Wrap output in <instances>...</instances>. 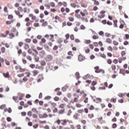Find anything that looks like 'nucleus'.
<instances>
[{
    "instance_id": "8fccbe9b",
    "label": "nucleus",
    "mask_w": 129,
    "mask_h": 129,
    "mask_svg": "<svg viewBox=\"0 0 129 129\" xmlns=\"http://www.w3.org/2000/svg\"><path fill=\"white\" fill-rule=\"evenodd\" d=\"M99 35H100V36H103L104 35V32L102 31H100L99 32Z\"/></svg>"
},
{
    "instance_id": "6e6d98bb",
    "label": "nucleus",
    "mask_w": 129,
    "mask_h": 129,
    "mask_svg": "<svg viewBox=\"0 0 129 129\" xmlns=\"http://www.w3.org/2000/svg\"><path fill=\"white\" fill-rule=\"evenodd\" d=\"M48 114H47V113H43V118H46V117H48Z\"/></svg>"
},
{
    "instance_id": "774afa93",
    "label": "nucleus",
    "mask_w": 129,
    "mask_h": 129,
    "mask_svg": "<svg viewBox=\"0 0 129 129\" xmlns=\"http://www.w3.org/2000/svg\"><path fill=\"white\" fill-rule=\"evenodd\" d=\"M93 44L95 47H98V42H93Z\"/></svg>"
},
{
    "instance_id": "f03ea898",
    "label": "nucleus",
    "mask_w": 129,
    "mask_h": 129,
    "mask_svg": "<svg viewBox=\"0 0 129 129\" xmlns=\"http://www.w3.org/2000/svg\"><path fill=\"white\" fill-rule=\"evenodd\" d=\"M9 34H10V31H6V34H4L2 33L0 35V36L2 38H7V37H8V35H9Z\"/></svg>"
},
{
    "instance_id": "39448f33",
    "label": "nucleus",
    "mask_w": 129,
    "mask_h": 129,
    "mask_svg": "<svg viewBox=\"0 0 129 129\" xmlns=\"http://www.w3.org/2000/svg\"><path fill=\"white\" fill-rule=\"evenodd\" d=\"M18 96H19V97L18 98L19 100H23V95H24V94L21 93H18Z\"/></svg>"
},
{
    "instance_id": "0eeeda50",
    "label": "nucleus",
    "mask_w": 129,
    "mask_h": 129,
    "mask_svg": "<svg viewBox=\"0 0 129 129\" xmlns=\"http://www.w3.org/2000/svg\"><path fill=\"white\" fill-rule=\"evenodd\" d=\"M78 60L80 61V62H81V61H83V56L81 55V54H80L78 56Z\"/></svg>"
},
{
    "instance_id": "9d476101",
    "label": "nucleus",
    "mask_w": 129,
    "mask_h": 129,
    "mask_svg": "<svg viewBox=\"0 0 129 129\" xmlns=\"http://www.w3.org/2000/svg\"><path fill=\"white\" fill-rule=\"evenodd\" d=\"M106 43H108V44H111L112 43V40L110 39V38H107L106 40Z\"/></svg>"
},
{
    "instance_id": "f3484780",
    "label": "nucleus",
    "mask_w": 129,
    "mask_h": 129,
    "mask_svg": "<svg viewBox=\"0 0 129 129\" xmlns=\"http://www.w3.org/2000/svg\"><path fill=\"white\" fill-rule=\"evenodd\" d=\"M111 68H112V70H113V71H114V70H115V69H116V66H115V64H112Z\"/></svg>"
},
{
    "instance_id": "4c0bfd02",
    "label": "nucleus",
    "mask_w": 129,
    "mask_h": 129,
    "mask_svg": "<svg viewBox=\"0 0 129 129\" xmlns=\"http://www.w3.org/2000/svg\"><path fill=\"white\" fill-rule=\"evenodd\" d=\"M98 18H99V19H103V18H104V17H105V15H98L97 16Z\"/></svg>"
},
{
    "instance_id": "423d86ee",
    "label": "nucleus",
    "mask_w": 129,
    "mask_h": 129,
    "mask_svg": "<svg viewBox=\"0 0 129 129\" xmlns=\"http://www.w3.org/2000/svg\"><path fill=\"white\" fill-rule=\"evenodd\" d=\"M10 75V73L9 72H7L6 73H3V76L5 78H9V76Z\"/></svg>"
},
{
    "instance_id": "4d7b16f0",
    "label": "nucleus",
    "mask_w": 129,
    "mask_h": 129,
    "mask_svg": "<svg viewBox=\"0 0 129 129\" xmlns=\"http://www.w3.org/2000/svg\"><path fill=\"white\" fill-rule=\"evenodd\" d=\"M65 107V104H61L59 105V108H64Z\"/></svg>"
},
{
    "instance_id": "b1692460",
    "label": "nucleus",
    "mask_w": 129,
    "mask_h": 129,
    "mask_svg": "<svg viewBox=\"0 0 129 129\" xmlns=\"http://www.w3.org/2000/svg\"><path fill=\"white\" fill-rule=\"evenodd\" d=\"M25 41H26L27 43H31V42L32 41V40L30 38H26L25 40Z\"/></svg>"
},
{
    "instance_id": "e433bc0d",
    "label": "nucleus",
    "mask_w": 129,
    "mask_h": 129,
    "mask_svg": "<svg viewBox=\"0 0 129 129\" xmlns=\"http://www.w3.org/2000/svg\"><path fill=\"white\" fill-rule=\"evenodd\" d=\"M113 45H114V46H117V45H118V42H117L115 40H114L113 41Z\"/></svg>"
},
{
    "instance_id": "864d4df0",
    "label": "nucleus",
    "mask_w": 129,
    "mask_h": 129,
    "mask_svg": "<svg viewBox=\"0 0 129 129\" xmlns=\"http://www.w3.org/2000/svg\"><path fill=\"white\" fill-rule=\"evenodd\" d=\"M91 84L93 86H94L97 84V83H96V82H95V81H93V82H92Z\"/></svg>"
},
{
    "instance_id": "de8ad7c7",
    "label": "nucleus",
    "mask_w": 129,
    "mask_h": 129,
    "mask_svg": "<svg viewBox=\"0 0 129 129\" xmlns=\"http://www.w3.org/2000/svg\"><path fill=\"white\" fill-rule=\"evenodd\" d=\"M100 56L101 57H102V58H103L104 59H105V58H106V55H105V54L104 53H101Z\"/></svg>"
},
{
    "instance_id": "4be33fe9",
    "label": "nucleus",
    "mask_w": 129,
    "mask_h": 129,
    "mask_svg": "<svg viewBox=\"0 0 129 129\" xmlns=\"http://www.w3.org/2000/svg\"><path fill=\"white\" fill-rule=\"evenodd\" d=\"M70 39L71 40H72V41H74L75 38L74 37V34H71L70 35Z\"/></svg>"
},
{
    "instance_id": "338daca9",
    "label": "nucleus",
    "mask_w": 129,
    "mask_h": 129,
    "mask_svg": "<svg viewBox=\"0 0 129 129\" xmlns=\"http://www.w3.org/2000/svg\"><path fill=\"white\" fill-rule=\"evenodd\" d=\"M126 53H125V51H122L121 52V56H124L125 55Z\"/></svg>"
},
{
    "instance_id": "5fc2aeb1",
    "label": "nucleus",
    "mask_w": 129,
    "mask_h": 129,
    "mask_svg": "<svg viewBox=\"0 0 129 129\" xmlns=\"http://www.w3.org/2000/svg\"><path fill=\"white\" fill-rule=\"evenodd\" d=\"M94 4L95 5V6H99V2L96 0Z\"/></svg>"
},
{
    "instance_id": "ddd939ff",
    "label": "nucleus",
    "mask_w": 129,
    "mask_h": 129,
    "mask_svg": "<svg viewBox=\"0 0 129 129\" xmlns=\"http://www.w3.org/2000/svg\"><path fill=\"white\" fill-rule=\"evenodd\" d=\"M33 76H36L38 74V73H39V71L36 70H34L33 71Z\"/></svg>"
},
{
    "instance_id": "2eb2a0df",
    "label": "nucleus",
    "mask_w": 129,
    "mask_h": 129,
    "mask_svg": "<svg viewBox=\"0 0 129 129\" xmlns=\"http://www.w3.org/2000/svg\"><path fill=\"white\" fill-rule=\"evenodd\" d=\"M21 13L19 11H17V16H19V18H23V15H20Z\"/></svg>"
},
{
    "instance_id": "6ab92c4d",
    "label": "nucleus",
    "mask_w": 129,
    "mask_h": 129,
    "mask_svg": "<svg viewBox=\"0 0 129 129\" xmlns=\"http://www.w3.org/2000/svg\"><path fill=\"white\" fill-rule=\"evenodd\" d=\"M6 124H7V121H3V123H2V125L3 126H5V127H6V128H7Z\"/></svg>"
},
{
    "instance_id": "49530a36",
    "label": "nucleus",
    "mask_w": 129,
    "mask_h": 129,
    "mask_svg": "<svg viewBox=\"0 0 129 129\" xmlns=\"http://www.w3.org/2000/svg\"><path fill=\"white\" fill-rule=\"evenodd\" d=\"M88 116V117H89V118H92V117H94V115H93V114H89Z\"/></svg>"
},
{
    "instance_id": "c9c22d12",
    "label": "nucleus",
    "mask_w": 129,
    "mask_h": 129,
    "mask_svg": "<svg viewBox=\"0 0 129 129\" xmlns=\"http://www.w3.org/2000/svg\"><path fill=\"white\" fill-rule=\"evenodd\" d=\"M60 99L59 98V97H57V96H55L54 98V101H59V100Z\"/></svg>"
},
{
    "instance_id": "bb28decb",
    "label": "nucleus",
    "mask_w": 129,
    "mask_h": 129,
    "mask_svg": "<svg viewBox=\"0 0 129 129\" xmlns=\"http://www.w3.org/2000/svg\"><path fill=\"white\" fill-rule=\"evenodd\" d=\"M113 63H114V64H117L118 63V60L116 58H115L113 60Z\"/></svg>"
},
{
    "instance_id": "7ed1b4c3",
    "label": "nucleus",
    "mask_w": 129,
    "mask_h": 129,
    "mask_svg": "<svg viewBox=\"0 0 129 129\" xmlns=\"http://www.w3.org/2000/svg\"><path fill=\"white\" fill-rule=\"evenodd\" d=\"M53 59V56H52V55H47L46 58H45V60L46 61H47V62H49V61H51V60Z\"/></svg>"
},
{
    "instance_id": "2f4dec72",
    "label": "nucleus",
    "mask_w": 129,
    "mask_h": 129,
    "mask_svg": "<svg viewBox=\"0 0 129 129\" xmlns=\"http://www.w3.org/2000/svg\"><path fill=\"white\" fill-rule=\"evenodd\" d=\"M51 98H52V97L50 96H47L45 97V100H49V99H51Z\"/></svg>"
},
{
    "instance_id": "c03bdc74",
    "label": "nucleus",
    "mask_w": 129,
    "mask_h": 129,
    "mask_svg": "<svg viewBox=\"0 0 129 129\" xmlns=\"http://www.w3.org/2000/svg\"><path fill=\"white\" fill-rule=\"evenodd\" d=\"M71 113H72V111H71V109H70L68 111L67 115H68V116H70L71 115Z\"/></svg>"
},
{
    "instance_id": "1a4fd4ad",
    "label": "nucleus",
    "mask_w": 129,
    "mask_h": 129,
    "mask_svg": "<svg viewBox=\"0 0 129 129\" xmlns=\"http://www.w3.org/2000/svg\"><path fill=\"white\" fill-rule=\"evenodd\" d=\"M14 20H12L11 21H6V25H11V24H12V23H14Z\"/></svg>"
},
{
    "instance_id": "7c9ffc66",
    "label": "nucleus",
    "mask_w": 129,
    "mask_h": 129,
    "mask_svg": "<svg viewBox=\"0 0 129 129\" xmlns=\"http://www.w3.org/2000/svg\"><path fill=\"white\" fill-rule=\"evenodd\" d=\"M5 61L6 65H7L8 66H10V61H9L7 59H5Z\"/></svg>"
},
{
    "instance_id": "37998d69",
    "label": "nucleus",
    "mask_w": 129,
    "mask_h": 129,
    "mask_svg": "<svg viewBox=\"0 0 129 129\" xmlns=\"http://www.w3.org/2000/svg\"><path fill=\"white\" fill-rule=\"evenodd\" d=\"M69 20L70 22H74V18L70 17L69 18Z\"/></svg>"
},
{
    "instance_id": "393cba45",
    "label": "nucleus",
    "mask_w": 129,
    "mask_h": 129,
    "mask_svg": "<svg viewBox=\"0 0 129 129\" xmlns=\"http://www.w3.org/2000/svg\"><path fill=\"white\" fill-rule=\"evenodd\" d=\"M110 102H113V103H115V102H116V99L115 98L111 99Z\"/></svg>"
},
{
    "instance_id": "69168bd1",
    "label": "nucleus",
    "mask_w": 129,
    "mask_h": 129,
    "mask_svg": "<svg viewBox=\"0 0 129 129\" xmlns=\"http://www.w3.org/2000/svg\"><path fill=\"white\" fill-rule=\"evenodd\" d=\"M41 42H42V43H46V39H45V38H41Z\"/></svg>"
},
{
    "instance_id": "e2e57ef3",
    "label": "nucleus",
    "mask_w": 129,
    "mask_h": 129,
    "mask_svg": "<svg viewBox=\"0 0 129 129\" xmlns=\"http://www.w3.org/2000/svg\"><path fill=\"white\" fill-rule=\"evenodd\" d=\"M128 44L129 42L126 40L123 42V45H124L125 46H127V45H128Z\"/></svg>"
},
{
    "instance_id": "bf43d9fd",
    "label": "nucleus",
    "mask_w": 129,
    "mask_h": 129,
    "mask_svg": "<svg viewBox=\"0 0 129 129\" xmlns=\"http://www.w3.org/2000/svg\"><path fill=\"white\" fill-rule=\"evenodd\" d=\"M77 115H78V113H76L75 115H74V119H78V117H77Z\"/></svg>"
},
{
    "instance_id": "58836bf2",
    "label": "nucleus",
    "mask_w": 129,
    "mask_h": 129,
    "mask_svg": "<svg viewBox=\"0 0 129 129\" xmlns=\"http://www.w3.org/2000/svg\"><path fill=\"white\" fill-rule=\"evenodd\" d=\"M101 23L103 24V25H106L107 23V21L105 19V20H103Z\"/></svg>"
},
{
    "instance_id": "a18cd8bd",
    "label": "nucleus",
    "mask_w": 129,
    "mask_h": 129,
    "mask_svg": "<svg viewBox=\"0 0 129 129\" xmlns=\"http://www.w3.org/2000/svg\"><path fill=\"white\" fill-rule=\"evenodd\" d=\"M7 120L8 122H11V121H12V118H11V117H8L7 118Z\"/></svg>"
},
{
    "instance_id": "c85d7f7f",
    "label": "nucleus",
    "mask_w": 129,
    "mask_h": 129,
    "mask_svg": "<svg viewBox=\"0 0 129 129\" xmlns=\"http://www.w3.org/2000/svg\"><path fill=\"white\" fill-rule=\"evenodd\" d=\"M63 42V39L62 38H59L58 40H57V43H58V44H61V43H62Z\"/></svg>"
},
{
    "instance_id": "a19ab883",
    "label": "nucleus",
    "mask_w": 129,
    "mask_h": 129,
    "mask_svg": "<svg viewBox=\"0 0 129 129\" xmlns=\"http://www.w3.org/2000/svg\"><path fill=\"white\" fill-rule=\"evenodd\" d=\"M71 6L72 8H75L77 7L76 4H75V3H71Z\"/></svg>"
},
{
    "instance_id": "a211bd4d",
    "label": "nucleus",
    "mask_w": 129,
    "mask_h": 129,
    "mask_svg": "<svg viewBox=\"0 0 129 129\" xmlns=\"http://www.w3.org/2000/svg\"><path fill=\"white\" fill-rule=\"evenodd\" d=\"M42 27H46V26H48V22L45 21L42 24Z\"/></svg>"
},
{
    "instance_id": "dca6fc26",
    "label": "nucleus",
    "mask_w": 129,
    "mask_h": 129,
    "mask_svg": "<svg viewBox=\"0 0 129 129\" xmlns=\"http://www.w3.org/2000/svg\"><path fill=\"white\" fill-rule=\"evenodd\" d=\"M125 37H123L124 40H128L129 35L128 34H125Z\"/></svg>"
},
{
    "instance_id": "20e7f679",
    "label": "nucleus",
    "mask_w": 129,
    "mask_h": 129,
    "mask_svg": "<svg viewBox=\"0 0 129 129\" xmlns=\"http://www.w3.org/2000/svg\"><path fill=\"white\" fill-rule=\"evenodd\" d=\"M9 36H10L9 39H13V38H15V34L13 32L10 33L8 34Z\"/></svg>"
},
{
    "instance_id": "cd10ccee",
    "label": "nucleus",
    "mask_w": 129,
    "mask_h": 129,
    "mask_svg": "<svg viewBox=\"0 0 129 129\" xmlns=\"http://www.w3.org/2000/svg\"><path fill=\"white\" fill-rule=\"evenodd\" d=\"M65 37L66 38V40H69V38H70V34H69V33H68L65 35Z\"/></svg>"
},
{
    "instance_id": "5701e85b",
    "label": "nucleus",
    "mask_w": 129,
    "mask_h": 129,
    "mask_svg": "<svg viewBox=\"0 0 129 129\" xmlns=\"http://www.w3.org/2000/svg\"><path fill=\"white\" fill-rule=\"evenodd\" d=\"M32 111L35 112V113H38V111L37 110V109L36 108H33L32 109Z\"/></svg>"
},
{
    "instance_id": "a878e982",
    "label": "nucleus",
    "mask_w": 129,
    "mask_h": 129,
    "mask_svg": "<svg viewBox=\"0 0 129 129\" xmlns=\"http://www.w3.org/2000/svg\"><path fill=\"white\" fill-rule=\"evenodd\" d=\"M112 127V128H116V127H117V124L115 123H113Z\"/></svg>"
},
{
    "instance_id": "f8f14e48",
    "label": "nucleus",
    "mask_w": 129,
    "mask_h": 129,
    "mask_svg": "<svg viewBox=\"0 0 129 129\" xmlns=\"http://www.w3.org/2000/svg\"><path fill=\"white\" fill-rule=\"evenodd\" d=\"M25 47H24V49L25 50H27L28 49H29V48H30V45H29L27 43H25Z\"/></svg>"
},
{
    "instance_id": "ea45409f",
    "label": "nucleus",
    "mask_w": 129,
    "mask_h": 129,
    "mask_svg": "<svg viewBox=\"0 0 129 129\" xmlns=\"http://www.w3.org/2000/svg\"><path fill=\"white\" fill-rule=\"evenodd\" d=\"M105 89H106L105 87H99V90H105Z\"/></svg>"
},
{
    "instance_id": "aec40b11",
    "label": "nucleus",
    "mask_w": 129,
    "mask_h": 129,
    "mask_svg": "<svg viewBox=\"0 0 129 129\" xmlns=\"http://www.w3.org/2000/svg\"><path fill=\"white\" fill-rule=\"evenodd\" d=\"M7 106V105L6 104H3L0 106V109H4L5 107Z\"/></svg>"
},
{
    "instance_id": "72a5a7b5",
    "label": "nucleus",
    "mask_w": 129,
    "mask_h": 129,
    "mask_svg": "<svg viewBox=\"0 0 129 129\" xmlns=\"http://www.w3.org/2000/svg\"><path fill=\"white\" fill-rule=\"evenodd\" d=\"M18 12H21V13H23V8L21 7H18Z\"/></svg>"
},
{
    "instance_id": "79ce46f5",
    "label": "nucleus",
    "mask_w": 129,
    "mask_h": 129,
    "mask_svg": "<svg viewBox=\"0 0 129 129\" xmlns=\"http://www.w3.org/2000/svg\"><path fill=\"white\" fill-rule=\"evenodd\" d=\"M21 115L22 116H26L27 115V112L24 111L21 112Z\"/></svg>"
},
{
    "instance_id": "052dcab7",
    "label": "nucleus",
    "mask_w": 129,
    "mask_h": 129,
    "mask_svg": "<svg viewBox=\"0 0 129 129\" xmlns=\"http://www.w3.org/2000/svg\"><path fill=\"white\" fill-rule=\"evenodd\" d=\"M93 40H96L97 39H98V36H96V35H93L92 37Z\"/></svg>"
},
{
    "instance_id": "09e8293b",
    "label": "nucleus",
    "mask_w": 129,
    "mask_h": 129,
    "mask_svg": "<svg viewBox=\"0 0 129 129\" xmlns=\"http://www.w3.org/2000/svg\"><path fill=\"white\" fill-rule=\"evenodd\" d=\"M14 18V16L12 15H8V19L9 20H12Z\"/></svg>"
},
{
    "instance_id": "412c9836",
    "label": "nucleus",
    "mask_w": 129,
    "mask_h": 129,
    "mask_svg": "<svg viewBox=\"0 0 129 129\" xmlns=\"http://www.w3.org/2000/svg\"><path fill=\"white\" fill-rule=\"evenodd\" d=\"M107 62L108 64H109V65H111V63H112V60L111 59H107Z\"/></svg>"
},
{
    "instance_id": "f257e3e1",
    "label": "nucleus",
    "mask_w": 129,
    "mask_h": 129,
    "mask_svg": "<svg viewBox=\"0 0 129 129\" xmlns=\"http://www.w3.org/2000/svg\"><path fill=\"white\" fill-rule=\"evenodd\" d=\"M94 69L95 70V73H100V72H102L103 74L105 73V72L103 69H99V66H97L94 67Z\"/></svg>"
},
{
    "instance_id": "680f3d73",
    "label": "nucleus",
    "mask_w": 129,
    "mask_h": 129,
    "mask_svg": "<svg viewBox=\"0 0 129 129\" xmlns=\"http://www.w3.org/2000/svg\"><path fill=\"white\" fill-rule=\"evenodd\" d=\"M32 101H28L27 104L28 105H33V103H32Z\"/></svg>"
},
{
    "instance_id": "13d9d810",
    "label": "nucleus",
    "mask_w": 129,
    "mask_h": 129,
    "mask_svg": "<svg viewBox=\"0 0 129 129\" xmlns=\"http://www.w3.org/2000/svg\"><path fill=\"white\" fill-rule=\"evenodd\" d=\"M18 45H19V47H22L23 46V45H24V42H19L18 43Z\"/></svg>"
},
{
    "instance_id": "c756f323",
    "label": "nucleus",
    "mask_w": 129,
    "mask_h": 129,
    "mask_svg": "<svg viewBox=\"0 0 129 129\" xmlns=\"http://www.w3.org/2000/svg\"><path fill=\"white\" fill-rule=\"evenodd\" d=\"M25 97L27 99L31 98V97H32V95H30V94H27L26 95Z\"/></svg>"
},
{
    "instance_id": "3c124183",
    "label": "nucleus",
    "mask_w": 129,
    "mask_h": 129,
    "mask_svg": "<svg viewBox=\"0 0 129 129\" xmlns=\"http://www.w3.org/2000/svg\"><path fill=\"white\" fill-rule=\"evenodd\" d=\"M89 109H90V110H93V109H94V106H93V105H91L89 108Z\"/></svg>"
},
{
    "instance_id": "0e129e2a",
    "label": "nucleus",
    "mask_w": 129,
    "mask_h": 129,
    "mask_svg": "<svg viewBox=\"0 0 129 129\" xmlns=\"http://www.w3.org/2000/svg\"><path fill=\"white\" fill-rule=\"evenodd\" d=\"M54 19L55 20H58V21L61 20V18H59V16H55Z\"/></svg>"
},
{
    "instance_id": "4468645a",
    "label": "nucleus",
    "mask_w": 129,
    "mask_h": 129,
    "mask_svg": "<svg viewBox=\"0 0 129 129\" xmlns=\"http://www.w3.org/2000/svg\"><path fill=\"white\" fill-rule=\"evenodd\" d=\"M82 21H83V22H86V23H88V19H87V18L85 19V18L84 17H82L81 18Z\"/></svg>"
},
{
    "instance_id": "9b49d317",
    "label": "nucleus",
    "mask_w": 129,
    "mask_h": 129,
    "mask_svg": "<svg viewBox=\"0 0 129 129\" xmlns=\"http://www.w3.org/2000/svg\"><path fill=\"white\" fill-rule=\"evenodd\" d=\"M18 50V54H19V55H21V54H22L23 53V51L22 50V49H19V47H17V48Z\"/></svg>"
},
{
    "instance_id": "473e14b6",
    "label": "nucleus",
    "mask_w": 129,
    "mask_h": 129,
    "mask_svg": "<svg viewBox=\"0 0 129 129\" xmlns=\"http://www.w3.org/2000/svg\"><path fill=\"white\" fill-rule=\"evenodd\" d=\"M41 65L42 66H45V65H46V61H45V60H42L41 61Z\"/></svg>"
},
{
    "instance_id": "603ef678",
    "label": "nucleus",
    "mask_w": 129,
    "mask_h": 129,
    "mask_svg": "<svg viewBox=\"0 0 129 129\" xmlns=\"http://www.w3.org/2000/svg\"><path fill=\"white\" fill-rule=\"evenodd\" d=\"M32 111H29L27 112V115H28L29 116H32Z\"/></svg>"
},
{
    "instance_id": "6e6552de",
    "label": "nucleus",
    "mask_w": 129,
    "mask_h": 129,
    "mask_svg": "<svg viewBox=\"0 0 129 129\" xmlns=\"http://www.w3.org/2000/svg\"><path fill=\"white\" fill-rule=\"evenodd\" d=\"M113 26L115 28H117V20H115L113 21Z\"/></svg>"
},
{
    "instance_id": "f704fd0d",
    "label": "nucleus",
    "mask_w": 129,
    "mask_h": 129,
    "mask_svg": "<svg viewBox=\"0 0 129 129\" xmlns=\"http://www.w3.org/2000/svg\"><path fill=\"white\" fill-rule=\"evenodd\" d=\"M1 51L2 53H5L6 52V48L5 47H2L1 48Z\"/></svg>"
}]
</instances>
